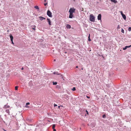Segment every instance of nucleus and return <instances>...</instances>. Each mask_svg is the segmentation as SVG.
<instances>
[{"mask_svg": "<svg viewBox=\"0 0 131 131\" xmlns=\"http://www.w3.org/2000/svg\"><path fill=\"white\" fill-rule=\"evenodd\" d=\"M58 79L61 81L64 80L63 76L60 73H58Z\"/></svg>", "mask_w": 131, "mask_h": 131, "instance_id": "1", "label": "nucleus"}, {"mask_svg": "<svg viewBox=\"0 0 131 131\" xmlns=\"http://www.w3.org/2000/svg\"><path fill=\"white\" fill-rule=\"evenodd\" d=\"M62 98L65 101H67L69 99V96L67 94L63 95L62 96Z\"/></svg>", "mask_w": 131, "mask_h": 131, "instance_id": "2", "label": "nucleus"}, {"mask_svg": "<svg viewBox=\"0 0 131 131\" xmlns=\"http://www.w3.org/2000/svg\"><path fill=\"white\" fill-rule=\"evenodd\" d=\"M90 20L92 22H94L95 20V17L92 14L90 15Z\"/></svg>", "mask_w": 131, "mask_h": 131, "instance_id": "3", "label": "nucleus"}, {"mask_svg": "<svg viewBox=\"0 0 131 131\" xmlns=\"http://www.w3.org/2000/svg\"><path fill=\"white\" fill-rule=\"evenodd\" d=\"M75 9L74 8H71L69 10V12L70 13H73L75 12Z\"/></svg>", "mask_w": 131, "mask_h": 131, "instance_id": "4", "label": "nucleus"}, {"mask_svg": "<svg viewBox=\"0 0 131 131\" xmlns=\"http://www.w3.org/2000/svg\"><path fill=\"white\" fill-rule=\"evenodd\" d=\"M47 15L50 17H52V13L49 10H48L47 12Z\"/></svg>", "mask_w": 131, "mask_h": 131, "instance_id": "5", "label": "nucleus"}, {"mask_svg": "<svg viewBox=\"0 0 131 131\" xmlns=\"http://www.w3.org/2000/svg\"><path fill=\"white\" fill-rule=\"evenodd\" d=\"M9 36H10V39L11 41L12 42V43L14 45V42H13V36H12V35L11 34Z\"/></svg>", "mask_w": 131, "mask_h": 131, "instance_id": "6", "label": "nucleus"}, {"mask_svg": "<svg viewBox=\"0 0 131 131\" xmlns=\"http://www.w3.org/2000/svg\"><path fill=\"white\" fill-rule=\"evenodd\" d=\"M89 126H90L92 128H93L95 126V124L94 123H91L90 125L88 124Z\"/></svg>", "mask_w": 131, "mask_h": 131, "instance_id": "7", "label": "nucleus"}, {"mask_svg": "<svg viewBox=\"0 0 131 131\" xmlns=\"http://www.w3.org/2000/svg\"><path fill=\"white\" fill-rule=\"evenodd\" d=\"M58 108H59L60 110H63V109H64V107L62 105H59L58 106Z\"/></svg>", "mask_w": 131, "mask_h": 131, "instance_id": "8", "label": "nucleus"}, {"mask_svg": "<svg viewBox=\"0 0 131 131\" xmlns=\"http://www.w3.org/2000/svg\"><path fill=\"white\" fill-rule=\"evenodd\" d=\"M101 14H99L97 16V19L99 20H101Z\"/></svg>", "mask_w": 131, "mask_h": 131, "instance_id": "9", "label": "nucleus"}, {"mask_svg": "<svg viewBox=\"0 0 131 131\" xmlns=\"http://www.w3.org/2000/svg\"><path fill=\"white\" fill-rule=\"evenodd\" d=\"M131 47V45H130L128 46H125L124 48H123V49L124 50H125L127 48H130Z\"/></svg>", "mask_w": 131, "mask_h": 131, "instance_id": "10", "label": "nucleus"}, {"mask_svg": "<svg viewBox=\"0 0 131 131\" xmlns=\"http://www.w3.org/2000/svg\"><path fill=\"white\" fill-rule=\"evenodd\" d=\"M39 19L41 21L43 20H45L46 19L45 18L43 17L42 16H40L39 17Z\"/></svg>", "mask_w": 131, "mask_h": 131, "instance_id": "11", "label": "nucleus"}, {"mask_svg": "<svg viewBox=\"0 0 131 131\" xmlns=\"http://www.w3.org/2000/svg\"><path fill=\"white\" fill-rule=\"evenodd\" d=\"M66 27L67 29H69L71 28V26L70 25L67 24L66 25Z\"/></svg>", "mask_w": 131, "mask_h": 131, "instance_id": "12", "label": "nucleus"}, {"mask_svg": "<svg viewBox=\"0 0 131 131\" xmlns=\"http://www.w3.org/2000/svg\"><path fill=\"white\" fill-rule=\"evenodd\" d=\"M10 107V106L9 105H5L4 106L3 108L4 109H6L7 108H9Z\"/></svg>", "mask_w": 131, "mask_h": 131, "instance_id": "13", "label": "nucleus"}, {"mask_svg": "<svg viewBox=\"0 0 131 131\" xmlns=\"http://www.w3.org/2000/svg\"><path fill=\"white\" fill-rule=\"evenodd\" d=\"M73 17V13H70V15H69V17L70 18H72Z\"/></svg>", "mask_w": 131, "mask_h": 131, "instance_id": "14", "label": "nucleus"}, {"mask_svg": "<svg viewBox=\"0 0 131 131\" xmlns=\"http://www.w3.org/2000/svg\"><path fill=\"white\" fill-rule=\"evenodd\" d=\"M47 20L48 22V23H49V25H51V21L50 20V19L49 18H47Z\"/></svg>", "mask_w": 131, "mask_h": 131, "instance_id": "15", "label": "nucleus"}, {"mask_svg": "<svg viewBox=\"0 0 131 131\" xmlns=\"http://www.w3.org/2000/svg\"><path fill=\"white\" fill-rule=\"evenodd\" d=\"M122 16L123 18V19H124L125 20L126 19V17L125 14H122Z\"/></svg>", "mask_w": 131, "mask_h": 131, "instance_id": "16", "label": "nucleus"}, {"mask_svg": "<svg viewBox=\"0 0 131 131\" xmlns=\"http://www.w3.org/2000/svg\"><path fill=\"white\" fill-rule=\"evenodd\" d=\"M110 0L111 2H113L114 3H116L117 2V1L116 0Z\"/></svg>", "mask_w": 131, "mask_h": 131, "instance_id": "17", "label": "nucleus"}, {"mask_svg": "<svg viewBox=\"0 0 131 131\" xmlns=\"http://www.w3.org/2000/svg\"><path fill=\"white\" fill-rule=\"evenodd\" d=\"M124 87V86H121L120 87L122 89V90H121L123 91L125 89V88H124V89H123V88Z\"/></svg>", "mask_w": 131, "mask_h": 131, "instance_id": "18", "label": "nucleus"}, {"mask_svg": "<svg viewBox=\"0 0 131 131\" xmlns=\"http://www.w3.org/2000/svg\"><path fill=\"white\" fill-rule=\"evenodd\" d=\"M90 34H89V35L88 37V41H91V39H90Z\"/></svg>", "mask_w": 131, "mask_h": 131, "instance_id": "19", "label": "nucleus"}, {"mask_svg": "<svg viewBox=\"0 0 131 131\" xmlns=\"http://www.w3.org/2000/svg\"><path fill=\"white\" fill-rule=\"evenodd\" d=\"M72 90L73 91H75L76 90V88L75 87H73V88L72 89Z\"/></svg>", "mask_w": 131, "mask_h": 131, "instance_id": "20", "label": "nucleus"}, {"mask_svg": "<svg viewBox=\"0 0 131 131\" xmlns=\"http://www.w3.org/2000/svg\"><path fill=\"white\" fill-rule=\"evenodd\" d=\"M35 8L37 9H39L38 7L37 6H35Z\"/></svg>", "mask_w": 131, "mask_h": 131, "instance_id": "21", "label": "nucleus"}, {"mask_svg": "<svg viewBox=\"0 0 131 131\" xmlns=\"http://www.w3.org/2000/svg\"><path fill=\"white\" fill-rule=\"evenodd\" d=\"M53 85H56L57 84V82H53Z\"/></svg>", "mask_w": 131, "mask_h": 131, "instance_id": "22", "label": "nucleus"}, {"mask_svg": "<svg viewBox=\"0 0 131 131\" xmlns=\"http://www.w3.org/2000/svg\"><path fill=\"white\" fill-rule=\"evenodd\" d=\"M121 32L123 33V34L124 33V29L122 28V29H121Z\"/></svg>", "mask_w": 131, "mask_h": 131, "instance_id": "23", "label": "nucleus"}, {"mask_svg": "<svg viewBox=\"0 0 131 131\" xmlns=\"http://www.w3.org/2000/svg\"><path fill=\"white\" fill-rule=\"evenodd\" d=\"M102 117L103 118H105L106 117V115L105 114H104L102 116Z\"/></svg>", "mask_w": 131, "mask_h": 131, "instance_id": "24", "label": "nucleus"}, {"mask_svg": "<svg viewBox=\"0 0 131 131\" xmlns=\"http://www.w3.org/2000/svg\"><path fill=\"white\" fill-rule=\"evenodd\" d=\"M34 28H32V29H34V30H35V28L36 27V26L35 25H34Z\"/></svg>", "mask_w": 131, "mask_h": 131, "instance_id": "25", "label": "nucleus"}, {"mask_svg": "<svg viewBox=\"0 0 131 131\" xmlns=\"http://www.w3.org/2000/svg\"><path fill=\"white\" fill-rule=\"evenodd\" d=\"M128 30L129 31H131V27H129L128 28Z\"/></svg>", "mask_w": 131, "mask_h": 131, "instance_id": "26", "label": "nucleus"}, {"mask_svg": "<svg viewBox=\"0 0 131 131\" xmlns=\"http://www.w3.org/2000/svg\"><path fill=\"white\" fill-rule=\"evenodd\" d=\"M18 86H16L15 87V90H18Z\"/></svg>", "mask_w": 131, "mask_h": 131, "instance_id": "27", "label": "nucleus"}, {"mask_svg": "<svg viewBox=\"0 0 131 131\" xmlns=\"http://www.w3.org/2000/svg\"><path fill=\"white\" fill-rule=\"evenodd\" d=\"M55 125H53V126H52V128L53 129H54V128L55 127Z\"/></svg>", "mask_w": 131, "mask_h": 131, "instance_id": "28", "label": "nucleus"}, {"mask_svg": "<svg viewBox=\"0 0 131 131\" xmlns=\"http://www.w3.org/2000/svg\"><path fill=\"white\" fill-rule=\"evenodd\" d=\"M6 112L7 113H9V110H6Z\"/></svg>", "mask_w": 131, "mask_h": 131, "instance_id": "29", "label": "nucleus"}, {"mask_svg": "<svg viewBox=\"0 0 131 131\" xmlns=\"http://www.w3.org/2000/svg\"><path fill=\"white\" fill-rule=\"evenodd\" d=\"M120 13H121V15H122V14H124L122 11H120Z\"/></svg>", "mask_w": 131, "mask_h": 131, "instance_id": "30", "label": "nucleus"}, {"mask_svg": "<svg viewBox=\"0 0 131 131\" xmlns=\"http://www.w3.org/2000/svg\"><path fill=\"white\" fill-rule=\"evenodd\" d=\"M30 104V103L29 102L27 103L26 104V105H27Z\"/></svg>", "mask_w": 131, "mask_h": 131, "instance_id": "31", "label": "nucleus"}, {"mask_svg": "<svg viewBox=\"0 0 131 131\" xmlns=\"http://www.w3.org/2000/svg\"><path fill=\"white\" fill-rule=\"evenodd\" d=\"M86 112L87 114H88V115L89 114V113L88 112V111L87 110H86Z\"/></svg>", "mask_w": 131, "mask_h": 131, "instance_id": "32", "label": "nucleus"}, {"mask_svg": "<svg viewBox=\"0 0 131 131\" xmlns=\"http://www.w3.org/2000/svg\"><path fill=\"white\" fill-rule=\"evenodd\" d=\"M25 107H26L28 108L29 107L27 105H25Z\"/></svg>", "mask_w": 131, "mask_h": 131, "instance_id": "33", "label": "nucleus"}, {"mask_svg": "<svg viewBox=\"0 0 131 131\" xmlns=\"http://www.w3.org/2000/svg\"><path fill=\"white\" fill-rule=\"evenodd\" d=\"M86 97L88 99H90V96H86Z\"/></svg>", "mask_w": 131, "mask_h": 131, "instance_id": "34", "label": "nucleus"}, {"mask_svg": "<svg viewBox=\"0 0 131 131\" xmlns=\"http://www.w3.org/2000/svg\"><path fill=\"white\" fill-rule=\"evenodd\" d=\"M60 86L58 85V89L59 88L60 89Z\"/></svg>", "mask_w": 131, "mask_h": 131, "instance_id": "35", "label": "nucleus"}, {"mask_svg": "<svg viewBox=\"0 0 131 131\" xmlns=\"http://www.w3.org/2000/svg\"><path fill=\"white\" fill-rule=\"evenodd\" d=\"M57 106V105H56V104H55L54 105V107H55L56 106Z\"/></svg>", "mask_w": 131, "mask_h": 131, "instance_id": "36", "label": "nucleus"}, {"mask_svg": "<svg viewBox=\"0 0 131 131\" xmlns=\"http://www.w3.org/2000/svg\"><path fill=\"white\" fill-rule=\"evenodd\" d=\"M53 129V131H56V129Z\"/></svg>", "mask_w": 131, "mask_h": 131, "instance_id": "37", "label": "nucleus"}, {"mask_svg": "<svg viewBox=\"0 0 131 131\" xmlns=\"http://www.w3.org/2000/svg\"><path fill=\"white\" fill-rule=\"evenodd\" d=\"M119 25H118V27H117V28H119Z\"/></svg>", "mask_w": 131, "mask_h": 131, "instance_id": "38", "label": "nucleus"}, {"mask_svg": "<svg viewBox=\"0 0 131 131\" xmlns=\"http://www.w3.org/2000/svg\"><path fill=\"white\" fill-rule=\"evenodd\" d=\"M57 72H54V74H57Z\"/></svg>", "mask_w": 131, "mask_h": 131, "instance_id": "39", "label": "nucleus"}, {"mask_svg": "<svg viewBox=\"0 0 131 131\" xmlns=\"http://www.w3.org/2000/svg\"><path fill=\"white\" fill-rule=\"evenodd\" d=\"M44 4V5L46 6V5L47 4V3H45Z\"/></svg>", "mask_w": 131, "mask_h": 131, "instance_id": "40", "label": "nucleus"}, {"mask_svg": "<svg viewBox=\"0 0 131 131\" xmlns=\"http://www.w3.org/2000/svg\"><path fill=\"white\" fill-rule=\"evenodd\" d=\"M21 69L22 70H23L24 69V68L23 67H22Z\"/></svg>", "mask_w": 131, "mask_h": 131, "instance_id": "41", "label": "nucleus"}, {"mask_svg": "<svg viewBox=\"0 0 131 131\" xmlns=\"http://www.w3.org/2000/svg\"><path fill=\"white\" fill-rule=\"evenodd\" d=\"M78 69L80 70L81 69V68H79Z\"/></svg>", "mask_w": 131, "mask_h": 131, "instance_id": "42", "label": "nucleus"}, {"mask_svg": "<svg viewBox=\"0 0 131 131\" xmlns=\"http://www.w3.org/2000/svg\"><path fill=\"white\" fill-rule=\"evenodd\" d=\"M56 61V60L55 59H54V61Z\"/></svg>", "mask_w": 131, "mask_h": 131, "instance_id": "43", "label": "nucleus"}, {"mask_svg": "<svg viewBox=\"0 0 131 131\" xmlns=\"http://www.w3.org/2000/svg\"><path fill=\"white\" fill-rule=\"evenodd\" d=\"M78 66H77L76 67V68H78Z\"/></svg>", "mask_w": 131, "mask_h": 131, "instance_id": "44", "label": "nucleus"}, {"mask_svg": "<svg viewBox=\"0 0 131 131\" xmlns=\"http://www.w3.org/2000/svg\"><path fill=\"white\" fill-rule=\"evenodd\" d=\"M59 124H61L60 123V121H59Z\"/></svg>", "mask_w": 131, "mask_h": 131, "instance_id": "45", "label": "nucleus"}, {"mask_svg": "<svg viewBox=\"0 0 131 131\" xmlns=\"http://www.w3.org/2000/svg\"><path fill=\"white\" fill-rule=\"evenodd\" d=\"M81 69L82 70H83V68H81Z\"/></svg>", "mask_w": 131, "mask_h": 131, "instance_id": "46", "label": "nucleus"}, {"mask_svg": "<svg viewBox=\"0 0 131 131\" xmlns=\"http://www.w3.org/2000/svg\"><path fill=\"white\" fill-rule=\"evenodd\" d=\"M74 1H75V0H73Z\"/></svg>", "mask_w": 131, "mask_h": 131, "instance_id": "47", "label": "nucleus"}]
</instances>
